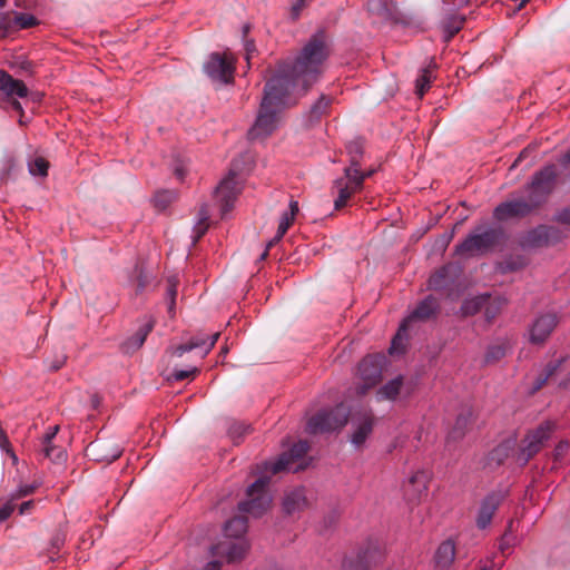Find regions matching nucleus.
Here are the masks:
<instances>
[{
	"instance_id": "obj_22",
	"label": "nucleus",
	"mask_w": 570,
	"mask_h": 570,
	"mask_svg": "<svg viewBox=\"0 0 570 570\" xmlns=\"http://www.w3.org/2000/svg\"><path fill=\"white\" fill-rule=\"evenodd\" d=\"M0 92L7 97L24 98L28 95V88L23 81L14 79L4 70H0Z\"/></svg>"
},
{
	"instance_id": "obj_11",
	"label": "nucleus",
	"mask_w": 570,
	"mask_h": 570,
	"mask_svg": "<svg viewBox=\"0 0 570 570\" xmlns=\"http://www.w3.org/2000/svg\"><path fill=\"white\" fill-rule=\"evenodd\" d=\"M204 70L212 81L225 85L232 81L233 59L227 53L214 52L204 65Z\"/></svg>"
},
{
	"instance_id": "obj_47",
	"label": "nucleus",
	"mask_w": 570,
	"mask_h": 570,
	"mask_svg": "<svg viewBox=\"0 0 570 570\" xmlns=\"http://www.w3.org/2000/svg\"><path fill=\"white\" fill-rule=\"evenodd\" d=\"M312 0H294L289 7V18L297 20L302 11L311 4Z\"/></svg>"
},
{
	"instance_id": "obj_13",
	"label": "nucleus",
	"mask_w": 570,
	"mask_h": 570,
	"mask_svg": "<svg viewBox=\"0 0 570 570\" xmlns=\"http://www.w3.org/2000/svg\"><path fill=\"white\" fill-rule=\"evenodd\" d=\"M383 553L377 543L370 542L356 556L344 558L342 570H372L382 560Z\"/></svg>"
},
{
	"instance_id": "obj_5",
	"label": "nucleus",
	"mask_w": 570,
	"mask_h": 570,
	"mask_svg": "<svg viewBox=\"0 0 570 570\" xmlns=\"http://www.w3.org/2000/svg\"><path fill=\"white\" fill-rule=\"evenodd\" d=\"M271 476H259L247 488V499L238 503V510L248 513L255 518L261 517L267 511L272 502V495L268 491Z\"/></svg>"
},
{
	"instance_id": "obj_21",
	"label": "nucleus",
	"mask_w": 570,
	"mask_h": 570,
	"mask_svg": "<svg viewBox=\"0 0 570 570\" xmlns=\"http://www.w3.org/2000/svg\"><path fill=\"white\" fill-rule=\"evenodd\" d=\"M38 23V19L30 13L12 11L0 14V28L10 31L29 29Z\"/></svg>"
},
{
	"instance_id": "obj_61",
	"label": "nucleus",
	"mask_w": 570,
	"mask_h": 570,
	"mask_svg": "<svg viewBox=\"0 0 570 570\" xmlns=\"http://www.w3.org/2000/svg\"><path fill=\"white\" fill-rule=\"evenodd\" d=\"M279 240H275V236L267 243L266 245V248L265 250L262 253V255L259 256V261H264L267 255H268V249L274 246L276 243H278Z\"/></svg>"
},
{
	"instance_id": "obj_63",
	"label": "nucleus",
	"mask_w": 570,
	"mask_h": 570,
	"mask_svg": "<svg viewBox=\"0 0 570 570\" xmlns=\"http://www.w3.org/2000/svg\"><path fill=\"white\" fill-rule=\"evenodd\" d=\"M65 361H66V356L61 355L60 358L56 360L55 362H52L50 364V368L55 370V371L59 370L65 364Z\"/></svg>"
},
{
	"instance_id": "obj_56",
	"label": "nucleus",
	"mask_w": 570,
	"mask_h": 570,
	"mask_svg": "<svg viewBox=\"0 0 570 570\" xmlns=\"http://www.w3.org/2000/svg\"><path fill=\"white\" fill-rule=\"evenodd\" d=\"M346 170H351L353 169L356 170V173L358 174V176L362 177V185L364 184V180L368 177H371L375 170L371 169V170H366V171H363L361 170V164L357 166V167H345Z\"/></svg>"
},
{
	"instance_id": "obj_38",
	"label": "nucleus",
	"mask_w": 570,
	"mask_h": 570,
	"mask_svg": "<svg viewBox=\"0 0 570 570\" xmlns=\"http://www.w3.org/2000/svg\"><path fill=\"white\" fill-rule=\"evenodd\" d=\"M346 150L350 156L348 167H357L361 164V158L363 156V141L361 139L348 141L346 145Z\"/></svg>"
},
{
	"instance_id": "obj_52",
	"label": "nucleus",
	"mask_w": 570,
	"mask_h": 570,
	"mask_svg": "<svg viewBox=\"0 0 570 570\" xmlns=\"http://www.w3.org/2000/svg\"><path fill=\"white\" fill-rule=\"evenodd\" d=\"M35 489H36L35 484L21 485L17 490V492L12 494V500H17V499H20L22 497H27V495L33 493Z\"/></svg>"
},
{
	"instance_id": "obj_36",
	"label": "nucleus",
	"mask_w": 570,
	"mask_h": 570,
	"mask_svg": "<svg viewBox=\"0 0 570 570\" xmlns=\"http://www.w3.org/2000/svg\"><path fill=\"white\" fill-rule=\"evenodd\" d=\"M209 212L206 205H203L198 212V219L193 227V244H196L199 238L207 232Z\"/></svg>"
},
{
	"instance_id": "obj_39",
	"label": "nucleus",
	"mask_w": 570,
	"mask_h": 570,
	"mask_svg": "<svg viewBox=\"0 0 570 570\" xmlns=\"http://www.w3.org/2000/svg\"><path fill=\"white\" fill-rule=\"evenodd\" d=\"M154 324L148 322L140 326L138 331L128 340V345L134 348H139L145 343L148 334L151 332Z\"/></svg>"
},
{
	"instance_id": "obj_10",
	"label": "nucleus",
	"mask_w": 570,
	"mask_h": 570,
	"mask_svg": "<svg viewBox=\"0 0 570 570\" xmlns=\"http://www.w3.org/2000/svg\"><path fill=\"white\" fill-rule=\"evenodd\" d=\"M384 363L385 357L382 355H368L360 362L358 375L362 383L356 386L358 395H364L380 382Z\"/></svg>"
},
{
	"instance_id": "obj_19",
	"label": "nucleus",
	"mask_w": 570,
	"mask_h": 570,
	"mask_svg": "<svg viewBox=\"0 0 570 570\" xmlns=\"http://www.w3.org/2000/svg\"><path fill=\"white\" fill-rule=\"evenodd\" d=\"M374 420L371 413L364 412L352 416L353 432L351 434V443L354 448H361L373 431Z\"/></svg>"
},
{
	"instance_id": "obj_6",
	"label": "nucleus",
	"mask_w": 570,
	"mask_h": 570,
	"mask_svg": "<svg viewBox=\"0 0 570 570\" xmlns=\"http://www.w3.org/2000/svg\"><path fill=\"white\" fill-rule=\"evenodd\" d=\"M348 415L343 404L321 410L308 420L306 431L309 434L338 431L347 423Z\"/></svg>"
},
{
	"instance_id": "obj_58",
	"label": "nucleus",
	"mask_w": 570,
	"mask_h": 570,
	"mask_svg": "<svg viewBox=\"0 0 570 570\" xmlns=\"http://www.w3.org/2000/svg\"><path fill=\"white\" fill-rule=\"evenodd\" d=\"M561 167L570 171V149L559 159Z\"/></svg>"
},
{
	"instance_id": "obj_24",
	"label": "nucleus",
	"mask_w": 570,
	"mask_h": 570,
	"mask_svg": "<svg viewBox=\"0 0 570 570\" xmlns=\"http://www.w3.org/2000/svg\"><path fill=\"white\" fill-rule=\"evenodd\" d=\"M455 558V544L452 540L443 541L434 554L435 568L438 570H449Z\"/></svg>"
},
{
	"instance_id": "obj_45",
	"label": "nucleus",
	"mask_w": 570,
	"mask_h": 570,
	"mask_svg": "<svg viewBox=\"0 0 570 570\" xmlns=\"http://www.w3.org/2000/svg\"><path fill=\"white\" fill-rule=\"evenodd\" d=\"M250 430V425L244 422L233 423L228 429L229 436L234 440V442H238L242 436L248 433Z\"/></svg>"
},
{
	"instance_id": "obj_42",
	"label": "nucleus",
	"mask_w": 570,
	"mask_h": 570,
	"mask_svg": "<svg viewBox=\"0 0 570 570\" xmlns=\"http://www.w3.org/2000/svg\"><path fill=\"white\" fill-rule=\"evenodd\" d=\"M49 164L46 159L38 157L29 161L28 168L32 176L45 177L48 174Z\"/></svg>"
},
{
	"instance_id": "obj_34",
	"label": "nucleus",
	"mask_w": 570,
	"mask_h": 570,
	"mask_svg": "<svg viewBox=\"0 0 570 570\" xmlns=\"http://www.w3.org/2000/svg\"><path fill=\"white\" fill-rule=\"evenodd\" d=\"M465 22V17L452 13L443 19L442 30L445 33V36H455L456 33L464 29Z\"/></svg>"
},
{
	"instance_id": "obj_1",
	"label": "nucleus",
	"mask_w": 570,
	"mask_h": 570,
	"mask_svg": "<svg viewBox=\"0 0 570 570\" xmlns=\"http://www.w3.org/2000/svg\"><path fill=\"white\" fill-rule=\"evenodd\" d=\"M330 52L323 38H311L294 57L278 66L265 85L256 120L248 130L250 140L266 138L277 128L279 114L321 79Z\"/></svg>"
},
{
	"instance_id": "obj_15",
	"label": "nucleus",
	"mask_w": 570,
	"mask_h": 570,
	"mask_svg": "<svg viewBox=\"0 0 570 570\" xmlns=\"http://www.w3.org/2000/svg\"><path fill=\"white\" fill-rule=\"evenodd\" d=\"M239 193L240 185L236 179L235 171L230 170L215 189V198L219 203L223 217L232 210Z\"/></svg>"
},
{
	"instance_id": "obj_31",
	"label": "nucleus",
	"mask_w": 570,
	"mask_h": 570,
	"mask_svg": "<svg viewBox=\"0 0 570 570\" xmlns=\"http://www.w3.org/2000/svg\"><path fill=\"white\" fill-rule=\"evenodd\" d=\"M403 386V377L401 375L390 380L377 391L379 400H396Z\"/></svg>"
},
{
	"instance_id": "obj_12",
	"label": "nucleus",
	"mask_w": 570,
	"mask_h": 570,
	"mask_svg": "<svg viewBox=\"0 0 570 570\" xmlns=\"http://www.w3.org/2000/svg\"><path fill=\"white\" fill-rule=\"evenodd\" d=\"M362 189V177L356 170H346L344 168V177L337 178L333 183V190L337 193L334 199V208L341 209L345 207L353 194Z\"/></svg>"
},
{
	"instance_id": "obj_14",
	"label": "nucleus",
	"mask_w": 570,
	"mask_h": 570,
	"mask_svg": "<svg viewBox=\"0 0 570 570\" xmlns=\"http://www.w3.org/2000/svg\"><path fill=\"white\" fill-rule=\"evenodd\" d=\"M309 445L307 441L299 440L294 443L287 452L282 453L275 461L264 462V471L276 474L285 470L296 471L291 465L294 461L302 459L308 451Z\"/></svg>"
},
{
	"instance_id": "obj_44",
	"label": "nucleus",
	"mask_w": 570,
	"mask_h": 570,
	"mask_svg": "<svg viewBox=\"0 0 570 570\" xmlns=\"http://www.w3.org/2000/svg\"><path fill=\"white\" fill-rule=\"evenodd\" d=\"M559 364H554V363H550L547 365L546 367V373L544 374H541L539 375L534 382H533V385L531 387V393H535L538 392L544 384L546 382L548 381V379L556 372V370L558 368Z\"/></svg>"
},
{
	"instance_id": "obj_20",
	"label": "nucleus",
	"mask_w": 570,
	"mask_h": 570,
	"mask_svg": "<svg viewBox=\"0 0 570 570\" xmlns=\"http://www.w3.org/2000/svg\"><path fill=\"white\" fill-rule=\"evenodd\" d=\"M430 473L425 470H417L412 473L403 483L404 495L409 500L421 499L428 493Z\"/></svg>"
},
{
	"instance_id": "obj_33",
	"label": "nucleus",
	"mask_w": 570,
	"mask_h": 570,
	"mask_svg": "<svg viewBox=\"0 0 570 570\" xmlns=\"http://www.w3.org/2000/svg\"><path fill=\"white\" fill-rule=\"evenodd\" d=\"M435 67L436 65L431 60L426 67L421 69L420 75L415 80V91L419 97H423V95L429 90L432 80V72Z\"/></svg>"
},
{
	"instance_id": "obj_41",
	"label": "nucleus",
	"mask_w": 570,
	"mask_h": 570,
	"mask_svg": "<svg viewBox=\"0 0 570 570\" xmlns=\"http://www.w3.org/2000/svg\"><path fill=\"white\" fill-rule=\"evenodd\" d=\"M41 452L43 453V455L46 458H48L50 461L55 462V463H61L66 460V452L63 449L61 448H58L53 444L51 445H43V448H41Z\"/></svg>"
},
{
	"instance_id": "obj_18",
	"label": "nucleus",
	"mask_w": 570,
	"mask_h": 570,
	"mask_svg": "<svg viewBox=\"0 0 570 570\" xmlns=\"http://www.w3.org/2000/svg\"><path fill=\"white\" fill-rule=\"evenodd\" d=\"M218 337V332L209 336H206L204 334L196 335L191 337L188 342L174 347L173 355L181 357L185 353L197 350L199 351V355L203 358L212 351Z\"/></svg>"
},
{
	"instance_id": "obj_7",
	"label": "nucleus",
	"mask_w": 570,
	"mask_h": 570,
	"mask_svg": "<svg viewBox=\"0 0 570 570\" xmlns=\"http://www.w3.org/2000/svg\"><path fill=\"white\" fill-rule=\"evenodd\" d=\"M556 424L551 421L541 423L535 430L529 432L522 440L521 446L515 453V462L524 466L542 446L550 440Z\"/></svg>"
},
{
	"instance_id": "obj_35",
	"label": "nucleus",
	"mask_w": 570,
	"mask_h": 570,
	"mask_svg": "<svg viewBox=\"0 0 570 570\" xmlns=\"http://www.w3.org/2000/svg\"><path fill=\"white\" fill-rule=\"evenodd\" d=\"M332 104V99L325 95H321L320 98L311 106L307 111V120L314 122L321 119V117L327 111Z\"/></svg>"
},
{
	"instance_id": "obj_64",
	"label": "nucleus",
	"mask_w": 570,
	"mask_h": 570,
	"mask_svg": "<svg viewBox=\"0 0 570 570\" xmlns=\"http://www.w3.org/2000/svg\"><path fill=\"white\" fill-rule=\"evenodd\" d=\"M220 566H222V563H220L219 561H216V560H214V561H209V562L205 566L204 570H219V569H220Z\"/></svg>"
},
{
	"instance_id": "obj_55",
	"label": "nucleus",
	"mask_w": 570,
	"mask_h": 570,
	"mask_svg": "<svg viewBox=\"0 0 570 570\" xmlns=\"http://www.w3.org/2000/svg\"><path fill=\"white\" fill-rule=\"evenodd\" d=\"M58 430H59L58 425L49 428V431L42 438V446L52 444V440L55 439L56 434L58 433Z\"/></svg>"
},
{
	"instance_id": "obj_25",
	"label": "nucleus",
	"mask_w": 570,
	"mask_h": 570,
	"mask_svg": "<svg viewBox=\"0 0 570 570\" xmlns=\"http://www.w3.org/2000/svg\"><path fill=\"white\" fill-rule=\"evenodd\" d=\"M88 451L95 456L96 461H106L108 463L115 461L121 455L122 450L118 445L109 443H90Z\"/></svg>"
},
{
	"instance_id": "obj_54",
	"label": "nucleus",
	"mask_w": 570,
	"mask_h": 570,
	"mask_svg": "<svg viewBox=\"0 0 570 570\" xmlns=\"http://www.w3.org/2000/svg\"><path fill=\"white\" fill-rule=\"evenodd\" d=\"M65 541H66L65 533L62 531H58L51 538V547H52V549L58 551L65 544Z\"/></svg>"
},
{
	"instance_id": "obj_62",
	"label": "nucleus",
	"mask_w": 570,
	"mask_h": 570,
	"mask_svg": "<svg viewBox=\"0 0 570 570\" xmlns=\"http://www.w3.org/2000/svg\"><path fill=\"white\" fill-rule=\"evenodd\" d=\"M174 173L179 180H183L186 175V170L183 165H177L174 169Z\"/></svg>"
},
{
	"instance_id": "obj_16",
	"label": "nucleus",
	"mask_w": 570,
	"mask_h": 570,
	"mask_svg": "<svg viewBox=\"0 0 570 570\" xmlns=\"http://www.w3.org/2000/svg\"><path fill=\"white\" fill-rule=\"evenodd\" d=\"M558 322V316L554 313H544L537 316L529 327L530 343L537 345L543 344L554 331Z\"/></svg>"
},
{
	"instance_id": "obj_29",
	"label": "nucleus",
	"mask_w": 570,
	"mask_h": 570,
	"mask_svg": "<svg viewBox=\"0 0 570 570\" xmlns=\"http://www.w3.org/2000/svg\"><path fill=\"white\" fill-rule=\"evenodd\" d=\"M515 441L512 439L505 440L495 446L489 454V461L497 465L502 464L514 451Z\"/></svg>"
},
{
	"instance_id": "obj_40",
	"label": "nucleus",
	"mask_w": 570,
	"mask_h": 570,
	"mask_svg": "<svg viewBox=\"0 0 570 570\" xmlns=\"http://www.w3.org/2000/svg\"><path fill=\"white\" fill-rule=\"evenodd\" d=\"M177 197L174 190H160L154 197L155 207L165 210Z\"/></svg>"
},
{
	"instance_id": "obj_9",
	"label": "nucleus",
	"mask_w": 570,
	"mask_h": 570,
	"mask_svg": "<svg viewBox=\"0 0 570 570\" xmlns=\"http://www.w3.org/2000/svg\"><path fill=\"white\" fill-rule=\"evenodd\" d=\"M562 239V232L549 225H539L523 234L519 244L523 249H535L559 243Z\"/></svg>"
},
{
	"instance_id": "obj_48",
	"label": "nucleus",
	"mask_w": 570,
	"mask_h": 570,
	"mask_svg": "<svg viewBox=\"0 0 570 570\" xmlns=\"http://www.w3.org/2000/svg\"><path fill=\"white\" fill-rule=\"evenodd\" d=\"M471 417V413L460 414L455 421L454 429L452 431V435L454 438L461 436L463 434V429L466 426Z\"/></svg>"
},
{
	"instance_id": "obj_28",
	"label": "nucleus",
	"mask_w": 570,
	"mask_h": 570,
	"mask_svg": "<svg viewBox=\"0 0 570 570\" xmlns=\"http://www.w3.org/2000/svg\"><path fill=\"white\" fill-rule=\"evenodd\" d=\"M489 301V294H481L472 297H468L461 305V313L463 316H472L479 313Z\"/></svg>"
},
{
	"instance_id": "obj_8",
	"label": "nucleus",
	"mask_w": 570,
	"mask_h": 570,
	"mask_svg": "<svg viewBox=\"0 0 570 570\" xmlns=\"http://www.w3.org/2000/svg\"><path fill=\"white\" fill-rule=\"evenodd\" d=\"M367 11L375 24L409 26L413 22L410 16L399 10L395 0H368Z\"/></svg>"
},
{
	"instance_id": "obj_37",
	"label": "nucleus",
	"mask_w": 570,
	"mask_h": 570,
	"mask_svg": "<svg viewBox=\"0 0 570 570\" xmlns=\"http://www.w3.org/2000/svg\"><path fill=\"white\" fill-rule=\"evenodd\" d=\"M449 266L439 268L434 274L430 276L429 287L434 291L444 289L449 285Z\"/></svg>"
},
{
	"instance_id": "obj_4",
	"label": "nucleus",
	"mask_w": 570,
	"mask_h": 570,
	"mask_svg": "<svg viewBox=\"0 0 570 570\" xmlns=\"http://www.w3.org/2000/svg\"><path fill=\"white\" fill-rule=\"evenodd\" d=\"M440 311V303L433 295H428L417 303L415 308L401 324L396 335L392 340L390 354L399 353L402 350V341L406 337L409 324L413 322H425L434 318Z\"/></svg>"
},
{
	"instance_id": "obj_43",
	"label": "nucleus",
	"mask_w": 570,
	"mask_h": 570,
	"mask_svg": "<svg viewBox=\"0 0 570 570\" xmlns=\"http://www.w3.org/2000/svg\"><path fill=\"white\" fill-rule=\"evenodd\" d=\"M505 355V346L503 344H493L487 348L484 362L494 363Z\"/></svg>"
},
{
	"instance_id": "obj_30",
	"label": "nucleus",
	"mask_w": 570,
	"mask_h": 570,
	"mask_svg": "<svg viewBox=\"0 0 570 570\" xmlns=\"http://www.w3.org/2000/svg\"><path fill=\"white\" fill-rule=\"evenodd\" d=\"M249 549V544L245 539H239L234 542H229L225 548V556L227 562H237L245 558L247 551Z\"/></svg>"
},
{
	"instance_id": "obj_59",
	"label": "nucleus",
	"mask_w": 570,
	"mask_h": 570,
	"mask_svg": "<svg viewBox=\"0 0 570 570\" xmlns=\"http://www.w3.org/2000/svg\"><path fill=\"white\" fill-rule=\"evenodd\" d=\"M32 507H33L32 500L26 501V502L21 503V505L19 507V513L21 515L27 514Z\"/></svg>"
},
{
	"instance_id": "obj_27",
	"label": "nucleus",
	"mask_w": 570,
	"mask_h": 570,
	"mask_svg": "<svg viewBox=\"0 0 570 570\" xmlns=\"http://www.w3.org/2000/svg\"><path fill=\"white\" fill-rule=\"evenodd\" d=\"M297 213H298V203L296 200L292 199L289 202L288 210H285L281 216L277 233L275 235V240H281L283 238V236L286 234L289 226L294 222V218Z\"/></svg>"
},
{
	"instance_id": "obj_49",
	"label": "nucleus",
	"mask_w": 570,
	"mask_h": 570,
	"mask_svg": "<svg viewBox=\"0 0 570 570\" xmlns=\"http://www.w3.org/2000/svg\"><path fill=\"white\" fill-rule=\"evenodd\" d=\"M198 372V368L196 366H189L185 370L174 368L171 377L175 381H184L193 375H195Z\"/></svg>"
},
{
	"instance_id": "obj_53",
	"label": "nucleus",
	"mask_w": 570,
	"mask_h": 570,
	"mask_svg": "<svg viewBox=\"0 0 570 570\" xmlns=\"http://www.w3.org/2000/svg\"><path fill=\"white\" fill-rule=\"evenodd\" d=\"M554 220L570 226V207H566L554 215Z\"/></svg>"
},
{
	"instance_id": "obj_60",
	"label": "nucleus",
	"mask_w": 570,
	"mask_h": 570,
	"mask_svg": "<svg viewBox=\"0 0 570 570\" xmlns=\"http://www.w3.org/2000/svg\"><path fill=\"white\" fill-rule=\"evenodd\" d=\"M145 285H146V279L142 276V273L139 272L138 275H137V293L142 292L144 288H145Z\"/></svg>"
},
{
	"instance_id": "obj_50",
	"label": "nucleus",
	"mask_w": 570,
	"mask_h": 570,
	"mask_svg": "<svg viewBox=\"0 0 570 570\" xmlns=\"http://www.w3.org/2000/svg\"><path fill=\"white\" fill-rule=\"evenodd\" d=\"M176 295H177L176 284L173 281H169V284L167 287V299H168V312L170 314H174Z\"/></svg>"
},
{
	"instance_id": "obj_51",
	"label": "nucleus",
	"mask_w": 570,
	"mask_h": 570,
	"mask_svg": "<svg viewBox=\"0 0 570 570\" xmlns=\"http://www.w3.org/2000/svg\"><path fill=\"white\" fill-rule=\"evenodd\" d=\"M12 501L13 500L11 499V501H8L7 503L0 507V523L6 521L13 512L14 504Z\"/></svg>"
},
{
	"instance_id": "obj_2",
	"label": "nucleus",
	"mask_w": 570,
	"mask_h": 570,
	"mask_svg": "<svg viewBox=\"0 0 570 570\" xmlns=\"http://www.w3.org/2000/svg\"><path fill=\"white\" fill-rule=\"evenodd\" d=\"M557 179V168L550 164L537 171L524 187V195L500 203L493 210L495 219L503 222L523 218L542 206L552 193Z\"/></svg>"
},
{
	"instance_id": "obj_57",
	"label": "nucleus",
	"mask_w": 570,
	"mask_h": 570,
	"mask_svg": "<svg viewBox=\"0 0 570 570\" xmlns=\"http://www.w3.org/2000/svg\"><path fill=\"white\" fill-rule=\"evenodd\" d=\"M569 442L568 441H560L554 450L556 458H560L563 455V453L568 450Z\"/></svg>"
},
{
	"instance_id": "obj_46",
	"label": "nucleus",
	"mask_w": 570,
	"mask_h": 570,
	"mask_svg": "<svg viewBox=\"0 0 570 570\" xmlns=\"http://www.w3.org/2000/svg\"><path fill=\"white\" fill-rule=\"evenodd\" d=\"M501 308V303L497 301H491V297L489 296V301L483 307L484 309V317L488 323H491L495 316L499 314V311Z\"/></svg>"
},
{
	"instance_id": "obj_23",
	"label": "nucleus",
	"mask_w": 570,
	"mask_h": 570,
	"mask_svg": "<svg viewBox=\"0 0 570 570\" xmlns=\"http://www.w3.org/2000/svg\"><path fill=\"white\" fill-rule=\"evenodd\" d=\"M307 507V499L304 488H295L283 499V510L286 514H293L303 511Z\"/></svg>"
},
{
	"instance_id": "obj_3",
	"label": "nucleus",
	"mask_w": 570,
	"mask_h": 570,
	"mask_svg": "<svg viewBox=\"0 0 570 570\" xmlns=\"http://www.w3.org/2000/svg\"><path fill=\"white\" fill-rule=\"evenodd\" d=\"M501 227L478 226L454 248V254L461 257L483 255L492 250L504 238Z\"/></svg>"
},
{
	"instance_id": "obj_32",
	"label": "nucleus",
	"mask_w": 570,
	"mask_h": 570,
	"mask_svg": "<svg viewBox=\"0 0 570 570\" xmlns=\"http://www.w3.org/2000/svg\"><path fill=\"white\" fill-rule=\"evenodd\" d=\"M528 264L527 258L523 255H509L504 257L497 265V269L501 274L517 272L522 269Z\"/></svg>"
},
{
	"instance_id": "obj_26",
	"label": "nucleus",
	"mask_w": 570,
	"mask_h": 570,
	"mask_svg": "<svg viewBox=\"0 0 570 570\" xmlns=\"http://www.w3.org/2000/svg\"><path fill=\"white\" fill-rule=\"evenodd\" d=\"M247 518L237 515L229 519L224 525V533L227 538L243 539L247 531Z\"/></svg>"
},
{
	"instance_id": "obj_17",
	"label": "nucleus",
	"mask_w": 570,
	"mask_h": 570,
	"mask_svg": "<svg viewBox=\"0 0 570 570\" xmlns=\"http://www.w3.org/2000/svg\"><path fill=\"white\" fill-rule=\"evenodd\" d=\"M504 497L505 494L501 491H492L481 501L475 518L479 529L484 530L491 524L493 514L503 502Z\"/></svg>"
}]
</instances>
